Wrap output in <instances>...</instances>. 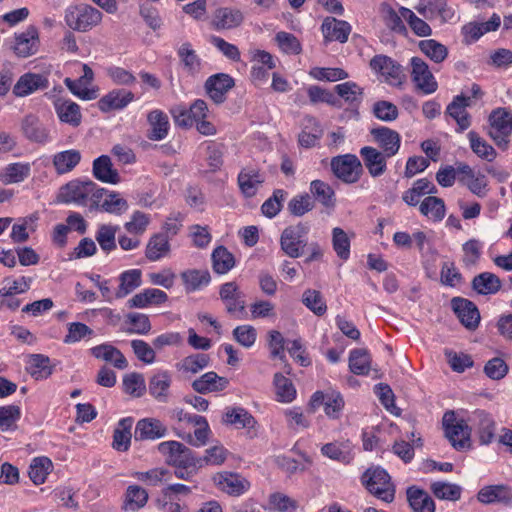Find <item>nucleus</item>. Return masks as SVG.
I'll return each mask as SVG.
<instances>
[{"instance_id": "nucleus-61", "label": "nucleus", "mask_w": 512, "mask_h": 512, "mask_svg": "<svg viewBox=\"0 0 512 512\" xmlns=\"http://www.w3.org/2000/svg\"><path fill=\"white\" fill-rule=\"evenodd\" d=\"M147 500L148 493L145 489L137 485H131L126 490L124 508L125 510L136 511L144 507Z\"/></svg>"}, {"instance_id": "nucleus-60", "label": "nucleus", "mask_w": 512, "mask_h": 512, "mask_svg": "<svg viewBox=\"0 0 512 512\" xmlns=\"http://www.w3.org/2000/svg\"><path fill=\"white\" fill-rule=\"evenodd\" d=\"M371 357L364 349H354L350 352L349 367L357 375H367L370 370Z\"/></svg>"}, {"instance_id": "nucleus-21", "label": "nucleus", "mask_w": 512, "mask_h": 512, "mask_svg": "<svg viewBox=\"0 0 512 512\" xmlns=\"http://www.w3.org/2000/svg\"><path fill=\"white\" fill-rule=\"evenodd\" d=\"M458 181L478 197H483L486 193L488 186L486 176L481 172H475L467 164H458Z\"/></svg>"}, {"instance_id": "nucleus-24", "label": "nucleus", "mask_w": 512, "mask_h": 512, "mask_svg": "<svg viewBox=\"0 0 512 512\" xmlns=\"http://www.w3.org/2000/svg\"><path fill=\"white\" fill-rule=\"evenodd\" d=\"M237 181L242 194L250 198L257 194L259 188L265 181V177L259 169L245 167L238 174Z\"/></svg>"}, {"instance_id": "nucleus-45", "label": "nucleus", "mask_w": 512, "mask_h": 512, "mask_svg": "<svg viewBox=\"0 0 512 512\" xmlns=\"http://www.w3.org/2000/svg\"><path fill=\"white\" fill-rule=\"evenodd\" d=\"M52 470V461L46 456H39L32 459L28 475L33 484L38 486L46 482L47 477Z\"/></svg>"}, {"instance_id": "nucleus-50", "label": "nucleus", "mask_w": 512, "mask_h": 512, "mask_svg": "<svg viewBox=\"0 0 512 512\" xmlns=\"http://www.w3.org/2000/svg\"><path fill=\"white\" fill-rule=\"evenodd\" d=\"M26 369L35 380L46 379L52 374L50 359L42 354L30 355Z\"/></svg>"}, {"instance_id": "nucleus-49", "label": "nucleus", "mask_w": 512, "mask_h": 512, "mask_svg": "<svg viewBox=\"0 0 512 512\" xmlns=\"http://www.w3.org/2000/svg\"><path fill=\"white\" fill-rule=\"evenodd\" d=\"M170 252V243L166 235L155 234L153 235L146 246L145 255L150 261H158Z\"/></svg>"}, {"instance_id": "nucleus-3", "label": "nucleus", "mask_w": 512, "mask_h": 512, "mask_svg": "<svg viewBox=\"0 0 512 512\" xmlns=\"http://www.w3.org/2000/svg\"><path fill=\"white\" fill-rule=\"evenodd\" d=\"M103 19V14L97 8L89 4L69 6L65 11L66 25L75 31L87 32L98 26Z\"/></svg>"}, {"instance_id": "nucleus-40", "label": "nucleus", "mask_w": 512, "mask_h": 512, "mask_svg": "<svg viewBox=\"0 0 512 512\" xmlns=\"http://www.w3.org/2000/svg\"><path fill=\"white\" fill-rule=\"evenodd\" d=\"M407 499L413 512H435V502L423 489L416 486L407 489Z\"/></svg>"}, {"instance_id": "nucleus-39", "label": "nucleus", "mask_w": 512, "mask_h": 512, "mask_svg": "<svg viewBox=\"0 0 512 512\" xmlns=\"http://www.w3.org/2000/svg\"><path fill=\"white\" fill-rule=\"evenodd\" d=\"M299 501L282 493L273 492L267 497V502L262 507L271 512H297Z\"/></svg>"}, {"instance_id": "nucleus-36", "label": "nucleus", "mask_w": 512, "mask_h": 512, "mask_svg": "<svg viewBox=\"0 0 512 512\" xmlns=\"http://www.w3.org/2000/svg\"><path fill=\"white\" fill-rule=\"evenodd\" d=\"M56 114L61 122L77 127L81 123L80 106L70 99H57L54 102Z\"/></svg>"}, {"instance_id": "nucleus-53", "label": "nucleus", "mask_w": 512, "mask_h": 512, "mask_svg": "<svg viewBox=\"0 0 512 512\" xmlns=\"http://www.w3.org/2000/svg\"><path fill=\"white\" fill-rule=\"evenodd\" d=\"M209 356L203 353L189 355L176 364V369L182 374H196L209 365Z\"/></svg>"}, {"instance_id": "nucleus-55", "label": "nucleus", "mask_w": 512, "mask_h": 512, "mask_svg": "<svg viewBox=\"0 0 512 512\" xmlns=\"http://www.w3.org/2000/svg\"><path fill=\"white\" fill-rule=\"evenodd\" d=\"M273 384L278 402L290 403L296 398V389L292 381L281 373L274 375Z\"/></svg>"}, {"instance_id": "nucleus-52", "label": "nucleus", "mask_w": 512, "mask_h": 512, "mask_svg": "<svg viewBox=\"0 0 512 512\" xmlns=\"http://www.w3.org/2000/svg\"><path fill=\"white\" fill-rule=\"evenodd\" d=\"M171 374L169 371H159L149 381L150 394L159 401H164L168 396L171 385Z\"/></svg>"}, {"instance_id": "nucleus-64", "label": "nucleus", "mask_w": 512, "mask_h": 512, "mask_svg": "<svg viewBox=\"0 0 512 512\" xmlns=\"http://www.w3.org/2000/svg\"><path fill=\"white\" fill-rule=\"evenodd\" d=\"M450 368L457 373H463L466 369L473 367L474 361L471 355L464 352H457L451 349L444 351Z\"/></svg>"}, {"instance_id": "nucleus-32", "label": "nucleus", "mask_w": 512, "mask_h": 512, "mask_svg": "<svg viewBox=\"0 0 512 512\" xmlns=\"http://www.w3.org/2000/svg\"><path fill=\"white\" fill-rule=\"evenodd\" d=\"M228 385L229 380L227 378L221 377L217 373L210 371L194 380L192 388L200 394H207L221 392L225 390Z\"/></svg>"}, {"instance_id": "nucleus-57", "label": "nucleus", "mask_w": 512, "mask_h": 512, "mask_svg": "<svg viewBox=\"0 0 512 512\" xmlns=\"http://www.w3.org/2000/svg\"><path fill=\"white\" fill-rule=\"evenodd\" d=\"M32 279L25 276L18 278L7 277L3 280L2 287L0 288V297H10L16 294L25 293L30 289Z\"/></svg>"}, {"instance_id": "nucleus-19", "label": "nucleus", "mask_w": 512, "mask_h": 512, "mask_svg": "<svg viewBox=\"0 0 512 512\" xmlns=\"http://www.w3.org/2000/svg\"><path fill=\"white\" fill-rule=\"evenodd\" d=\"M135 100L132 91L116 88L103 95L97 102L98 109L103 113L125 109Z\"/></svg>"}, {"instance_id": "nucleus-37", "label": "nucleus", "mask_w": 512, "mask_h": 512, "mask_svg": "<svg viewBox=\"0 0 512 512\" xmlns=\"http://www.w3.org/2000/svg\"><path fill=\"white\" fill-rule=\"evenodd\" d=\"M91 354L105 362L113 364L117 369L123 370L127 368L128 362L123 353L111 344L104 343L90 349Z\"/></svg>"}, {"instance_id": "nucleus-44", "label": "nucleus", "mask_w": 512, "mask_h": 512, "mask_svg": "<svg viewBox=\"0 0 512 512\" xmlns=\"http://www.w3.org/2000/svg\"><path fill=\"white\" fill-rule=\"evenodd\" d=\"M181 279L186 292L191 293L206 287L211 277L205 269H188L181 273Z\"/></svg>"}, {"instance_id": "nucleus-18", "label": "nucleus", "mask_w": 512, "mask_h": 512, "mask_svg": "<svg viewBox=\"0 0 512 512\" xmlns=\"http://www.w3.org/2000/svg\"><path fill=\"white\" fill-rule=\"evenodd\" d=\"M49 86V81L43 74L27 72L21 75L12 87L15 97L22 98L29 96Z\"/></svg>"}, {"instance_id": "nucleus-8", "label": "nucleus", "mask_w": 512, "mask_h": 512, "mask_svg": "<svg viewBox=\"0 0 512 512\" xmlns=\"http://www.w3.org/2000/svg\"><path fill=\"white\" fill-rule=\"evenodd\" d=\"M212 481L218 490L233 497H239L251 488L250 481L236 472H218L212 477Z\"/></svg>"}, {"instance_id": "nucleus-17", "label": "nucleus", "mask_w": 512, "mask_h": 512, "mask_svg": "<svg viewBox=\"0 0 512 512\" xmlns=\"http://www.w3.org/2000/svg\"><path fill=\"white\" fill-rule=\"evenodd\" d=\"M321 405L324 406V411L328 417L338 418L344 407V400L339 392L323 393L317 391L312 395L309 406L314 411Z\"/></svg>"}, {"instance_id": "nucleus-43", "label": "nucleus", "mask_w": 512, "mask_h": 512, "mask_svg": "<svg viewBox=\"0 0 512 512\" xmlns=\"http://www.w3.org/2000/svg\"><path fill=\"white\" fill-rule=\"evenodd\" d=\"M324 456L349 464L354 459L353 447L349 441L327 443L321 448Z\"/></svg>"}, {"instance_id": "nucleus-2", "label": "nucleus", "mask_w": 512, "mask_h": 512, "mask_svg": "<svg viewBox=\"0 0 512 512\" xmlns=\"http://www.w3.org/2000/svg\"><path fill=\"white\" fill-rule=\"evenodd\" d=\"M362 485L375 497L391 503L395 498V486L390 475L381 467H370L361 476Z\"/></svg>"}, {"instance_id": "nucleus-27", "label": "nucleus", "mask_w": 512, "mask_h": 512, "mask_svg": "<svg viewBox=\"0 0 512 512\" xmlns=\"http://www.w3.org/2000/svg\"><path fill=\"white\" fill-rule=\"evenodd\" d=\"M477 500L483 504L499 503L512 506V489L504 485H490L481 488Z\"/></svg>"}, {"instance_id": "nucleus-56", "label": "nucleus", "mask_w": 512, "mask_h": 512, "mask_svg": "<svg viewBox=\"0 0 512 512\" xmlns=\"http://www.w3.org/2000/svg\"><path fill=\"white\" fill-rule=\"evenodd\" d=\"M224 422L235 425L237 428H254L255 418L245 409L228 408L224 414Z\"/></svg>"}, {"instance_id": "nucleus-25", "label": "nucleus", "mask_w": 512, "mask_h": 512, "mask_svg": "<svg viewBox=\"0 0 512 512\" xmlns=\"http://www.w3.org/2000/svg\"><path fill=\"white\" fill-rule=\"evenodd\" d=\"M82 71L83 74L79 79L71 80L66 78L65 84L71 90V92L79 98L84 100L95 99L96 91L88 88L94 79V73L87 64L82 65Z\"/></svg>"}, {"instance_id": "nucleus-58", "label": "nucleus", "mask_w": 512, "mask_h": 512, "mask_svg": "<svg viewBox=\"0 0 512 512\" xmlns=\"http://www.w3.org/2000/svg\"><path fill=\"white\" fill-rule=\"evenodd\" d=\"M418 46L420 51L434 63H441L448 56L447 47L434 39L421 40Z\"/></svg>"}, {"instance_id": "nucleus-26", "label": "nucleus", "mask_w": 512, "mask_h": 512, "mask_svg": "<svg viewBox=\"0 0 512 512\" xmlns=\"http://www.w3.org/2000/svg\"><path fill=\"white\" fill-rule=\"evenodd\" d=\"M371 134L386 156L392 157L398 153L401 144V137L398 132L388 127H380L373 129Z\"/></svg>"}, {"instance_id": "nucleus-63", "label": "nucleus", "mask_w": 512, "mask_h": 512, "mask_svg": "<svg viewBox=\"0 0 512 512\" xmlns=\"http://www.w3.org/2000/svg\"><path fill=\"white\" fill-rule=\"evenodd\" d=\"M119 227L112 224H102L96 232V240L101 249L110 252L116 248L115 236Z\"/></svg>"}, {"instance_id": "nucleus-5", "label": "nucleus", "mask_w": 512, "mask_h": 512, "mask_svg": "<svg viewBox=\"0 0 512 512\" xmlns=\"http://www.w3.org/2000/svg\"><path fill=\"white\" fill-rule=\"evenodd\" d=\"M159 453L165 457L168 464L178 469L196 468V458L192 451L178 441H164L158 444ZM178 477H183L182 470L176 472Z\"/></svg>"}, {"instance_id": "nucleus-29", "label": "nucleus", "mask_w": 512, "mask_h": 512, "mask_svg": "<svg viewBox=\"0 0 512 512\" xmlns=\"http://www.w3.org/2000/svg\"><path fill=\"white\" fill-rule=\"evenodd\" d=\"M234 86V80L228 74L219 73L210 76L205 88L209 97L216 103H221L225 99L226 93Z\"/></svg>"}, {"instance_id": "nucleus-34", "label": "nucleus", "mask_w": 512, "mask_h": 512, "mask_svg": "<svg viewBox=\"0 0 512 512\" xmlns=\"http://www.w3.org/2000/svg\"><path fill=\"white\" fill-rule=\"evenodd\" d=\"M168 300V295L163 290L157 288H147L135 294L128 300L129 307L147 308L158 306Z\"/></svg>"}, {"instance_id": "nucleus-28", "label": "nucleus", "mask_w": 512, "mask_h": 512, "mask_svg": "<svg viewBox=\"0 0 512 512\" xmlns=\"http://www.w3.org/2000/svg\"><path fill=\"white\" fill-rule=\"evenodd\" d=\"M21 129L25 137L30 141L41 144L50 141L49 129L34 114H28L24 117Z\"/></svg>"}, {"instance_id": "nucleus-54", "label": "nucleus", "mask_w": 512, "mask_h": 512, "mask_svg": "<svg viewBox=\"0 0 512 512\" xmlns=\"http://www.w3.org/2000/svg\"><path fill=\"white\" fill-rule=\"evenodd\" d=\"M430 490L437 499L452 502L458 501L462 494L461 486L444 481H435L431 483Z\"/></svg>"}, {"instance_id": "nucleus-38", "label": "nucleus", "mask_w": 512, "mask_h": 512, "mask_svg": "<svg viewBox=\"0 0 512 512\" xmlns=\"http://www.w3.org/2000/svg\"><path fill=\"white\" fill-rule=\"evenodd\" d=\"M471 104V98L467 96H457L452 103L447 107V114L453 118L461 132L470 126L469 115L466 112V107Z\"/></svg>"}, {"instance_id": "nucleus-9", "label": "nucleus", "mask_w": 512, "mask_h": 512, "mask_svg": "<svg viewBox=\"0 0 512 512\" xmlns=\"http://www.w3.org/2000/svg\"><path fill=\"white\" fill-rule=\"evenodd\" d=\"M471 433L475 436L481 445H488L495 436L496 423L491 414L484 410L477 409L468 416Z\"/></svg>"}, {"instance_id": "nucleus-4", "label": "nucleus", "mask_w": 512, "mask_h": 512, "mask_svg": "<svg viewBox=\"0 0 512 512\" xmlns=\"http://www.w3.org/2000/svg\"><path fill=\"white\" fill-rule=\"evenodd\" d=\"M442 422L445 435L456 450H466L471 447V428L468 419L458 418L453 411H447Z\"/></svg>"}, {"instance_id": "nucleus-59", "label": "nucleus", "mask_w": 512, "mask_h": 512, "mask_svg": "<svg viewBox=\"0 0 512 512\" xmlns=\"http://www.w3.org/2000/svg\"><path fill=\"white\" fill-rule=\"evenodd\" d=\"M213 269L218 274H225L235 266V259L227 248L219 246L212 253Z\"/></svg>"}, {"instance_id": "nucleus-1", "label": "nucleus", "mask_w": 512, "mask_h": 512, "mask_svg": "<svg viewBox=\"0 0 512 512\" xmlns=\"http://www.w3.org/2000/svg\"><path fill=\"white\" fill-rule=\"evenodd\" d=\"M99 186L91 180H72L62 186L57 195V201L65 204H75L94 209L98 198Z\"/></svg>"}, {"instance_id": "nucleus-51", "label": "nucleus", "mask_w": 512, "mask_h": 512, "mask_svg": "<svg viewBox=\"0 0 512 512\" xmlns=\"http://www.w3.org/2000/svg\"><path fill=\"white\" fill-rule=\"evenodd\" d=\"M133 419L130 417L123 418L118 422L113 435V448L117 451H127L131 444V429Z\"/></svg>"}, {"instance_id": "nucleus-7", "label": "nucleus", "mask_w": 512, "mask_h": 512, "mask_svg": "<svg viewBox=\"0 0 512 512\" xmlns=\"http://www.w3.org/2000/svg\"><path fill=\"white\" fill-rule=\"evenodd\" d=\"M370 67L383 81L391 86L400 87L406 81L402 66L388 56H374L370 61Z\"/></svg>"}, {"instance_id": "nucleus-6", "label": "nucleus", "mask_w": 512, "mask_h": 512, "mask_svg": "<svg viewBox=\"0 0 512 512\" xmlns=\"http://www.w3.org/2000/svg\"><path fill=\"white\" fill-rule=\"evenodd\" d=\"M308 233L309 227L303 223L286 227L280 237L282 251L291 258L300 257L307 245Z\"/></svg>"}, {"instance_id": "nucleus-16", "label": "nucleus", "mask_w": 512, "mask_h": 512, "mask_svg": "<svg viewBox=\"0 0 512 512\" xmlns=\"http://www.w3.org/2000/svg\"><path fill=\"white\" fill-rule=\"evenodd\" d=\"M244 22L243 12L236 7H218L211 16V26L217 30H232Z\"/></svg>"}, {"instance_id": "nucleus-12", "label": "nucleus", "mask_w": 512, "mask_h": 512, "mask_svg": "<svg viewBox=\"0 0 512 512\" xmlns=\"http://www.w3.org/2000/svg\"><path fill=\"white\" fill-rule=\"evenodd\" d=\"M331 168L335 176L346 183H355L362 173L360 160L351 154L334 157Z\"/></svg>"}, {"instance_id": "nucleus-33", "label": "nucleus", "mask_w": 512, "mask_h": 512, "mask_svg": "<svg viewBox=\"0 0 512 512\" xmlns=\"http://www.w3.org/2000/svg\"><path fill=\"white\" fill-rule=\"evenodd\" d=\"M321 30L325 40L344 43L351 32V26L346 21L327 17L322 23Z\"/></svg>"}, {"instance_id": "nucleus-15", "label": "nucleus", "mask_w": 512, "mask_h": 512, "mask_svg": "<svg viewBox=\"0 0 512 512\" xmlns=\"http://www.w3.org/2000/svg\"><path fill=\"white\" fill-rule=\"evenodd\" d=\"M40 46L39 31L35 26H28L24 31L15 33L11 43L13 52L22 58L38 52Z\"/></svg>"}, {"instance_id": "nucleus-14", "label": "nucleus", "mask_w": 512, "mask_h": 512, "mask_svg": "<svg viewBox=\"0 0 512 512\" xmlns=\"http://www.w3.org/2000/svg\"><path fill=\"white\" fill-rule=\"evenodd\" d=\"M220 299L226 311L236 318L242 319L246 314L245 295L235 282L224 283L220 288Z\"/></svg>"}, {"instance_id": "nucleus-20", "label": "nucleus", "mask_w": 512, "mask_h": 512, "mask_svg": "<svg viewBox=\"0 0 512 512\" xmlns=\"http://www.w3.org/2000/svg\"><path fill=\"white\" fill-rule=\"evenodd\" d=\"M94 209L114 215H121L128 210V203L118 192L99 187L98 198Z\"/></svg>"}, {"instance_id": "nucleus-41", "label": "nucleus", "mask_w": 512, "mask_h": 512, "mask_svg": "<svg viewBox=\"0 0 512 512\" xmlns=\"http://www.w3.org/2000/svg\"><path fill=\"white\" fill-rule=\"evenodd\" d=\"M39 214L34 212L28 216L19 218L12 226L10 238L14 243H23L29 239V233L34 232L37 227Z\"/></svg>"}, {"instance_id": "nucleus-47", "label": "nucleus", "mask_w": 512, "mask_h": 512, "mask_svg": "<svg viewBox=\"0 0 512 512\" xmlns=\"http://www.w3.org/2000/svg\"><path fill=\"white\" fill-rule=\"evenodd\" d=\"M420 213L433 222H440L446 213L445 203L436 196H427L419 205Z\"/></svg>"}, {"instance_id": "nucleus-46", "label": "nucleus", "mask_w": 512, "mask_h": 512, "mask_svg": "<svg viewBox=\"0 0 512 512\" xmlns=\"http://www.w3.org/2000/svg\"><path fill=\"white\" fill-rule=\"evenodd\" d=\"M81 161V153L76 149L65 150L53 156L52 163L58 174L71 172Z\"/></svg>"}, {"instance_id": "nucleus-11", "label": "nucleus", "mask_w": 512, "mask_h": 512, "mask_svg": "<svg viewBox=\"0 0 512 512\" xmlns=\"http://www.w3.org/2000/svg\"><path fill=\"white\" fill-rule=\"evenodd\" d=\"M489 135L498 144L507 143L512 133V111L507 108H497L489 116Z\"/></svg>"}, {"instance_id": "nucleus-13", "label": "nucleus", "mask_w": 512, "mask_h": 512, "mask_svg": "<svg viewBox=\"0 0 512 512\" xmlns=\"http://www.w3.org/2000/svg\"><path fill=\"white\" fill-rule=\"evenodd\" d=\"M171 114L174 118L175 124L189 128L200 121L202 118H207L208 107L204 100H195L189 108L179 105L171 110Z\"/></svg>"}, {"instance_id": "nucleus-48", "label": "nucleus", "mask_w": 512, "mask_h": 512, "mask_svg": "<svg viewBox=\"0 0 512 512\" xmlns=\"http://www.w3.org/2000/svg\"><path fill=\"white\" fill-rule=\"evenodd\" d=\"M93 175L96 179L105 183L116 184L120 181L119 174L112 168L111 159L106 155L94 160Z\"/></svg>"}, {"instance_id": "nucleus-10", "label": "nucleus", "mask_w": 512, "mask_h": 512, "mask_svg": "<svg viewBox=\"0 0 512 512\" xmlns=\"http://www.w3.org/2000/svg\"><path fill=\"white\" fill-rule=\"evenodd\" d=\"M410 75L416 89L423 94H432L438 88L436 78L430 71L428 64L419 57L410 59Z\"/></svg>"}, {"instance_id": "nucleus-62", "label": "nucleus", "mask_w": 512, "mask_h": 512, "mask_svg": "<svg viewBox=\"0 0 512 512\" xmlns=\"http://www.w3.org/2000/svg\"><path fill=\"white\" fill-rule=\"evenodd\" d=\"M501 287L500 279L489 272L476 276L473 280V288L480 294L496 293Z\"/></svg>"}, {"instance_id": "nucleus-42", "label": "nucleus", "mask_w": 512, "mask_h": 512, "mask_svg": "<svg viewBox=\"0 0 512 512\" xmlns=\"http://www.w3.org/2000/svg\"><path fill=\"white\" fill-rule=\"evenodd\" d=\"M118 281L116 297L122 299L131 294L142 284V271L137 268L123 271L118 276Z\"/></svg>"}, {"instance_id": "nucleus-22", "label": "nucleus", "mask_w": 512, "mask_h": 512, "mask_svg": "<svg viewBox=\"0 0 512 512\" xmlns=\"http://www.w3.org/2000/svg\"><path fill=\"white\" fill-rule=\"evenodd\" d=\"M148 129L146 136L152 141H161L168 135L170 123L168 116L160 109H154L147 115Z\"/></svg>"}, {"instance_id": "nucleus-23", "label": "nucleus", "mask_w": 512, "mask_h": 512, "mask_svg": "<svg viewBox=\"0 0 512 512\" xmlns=\"http://www.w3.org/2000/svg\"><path fill=\"white\" fill-rule=\"evenodd\" d=\"M166 425L157 418L140 419L135 427V440H156L167 435Z\"/></svg>"}, {"instance_id": "nucleus-35", "label": "nucleus", "mask_w": 512, "mask_h": 512, "mask_svg": "<svg viewBox=\"0 0 512 512\" xmlns=\"http://www.w3.org/2000/svg\"><path fill=\"white\" fill-rule=\"evenodd\" d=\"M31 175V164L28 162L10 163L0 170V182L5 185L24 182Z\"/></svg>"}, {"instance_id": "nucleus-30", "label": "nucleus", "mask_w": 512, "mask_h": 512, "mask_svg": "<svg viewBox=\"0 0 512 512\" xmlns=\"http://www.w3.org/2000/svg\"><path fill=\"white\" fill-rule=\"evenodd\" d=\"M452 307L461 323L469 328L475 329L480 321V314L477 307L469 300L454 298Z\"/></svg>"}, {"instance_id": "nucleus-31", "label": "nucleus", "mask_w": 512, "mask_h": 512, "mask_svg": "<svg viewBox=\"0 0 512 512\" xmlns=\"http://www.w3.org/2000/svg\"><path fill=\"white\" fill-rule=\"evenodd\" d=\"M360 156L372 177H379L385 173L387 169L386 160L389 158L386 154L374 147L365 146L361 148Z\"/></svg>"}]
</instances>
